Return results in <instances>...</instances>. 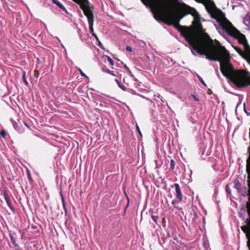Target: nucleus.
<instances>
[{"label": "nucleus", "instance_id": "nucleus-1", "mask_svg": "<svg viewBox=\"0 0 250 250\" xmlns=\"http://www.w3.org/2000/svg\"><path fill=\"white\" fill-rule=\"evenodd\" d=\"M154 8L155 10V14L157 17V19L156 20H160L158 14L160 13L163 17L162 20L165 23L168 25H173L181 32L189 44L190 49L194 56H196L197 54L205 55L206 58L209 60L218 59L214 55L215 52H216L215 44L208 34L204 33L202 35H198L189 31L182 30V27L180 25L179 22L186 15L191 14L196 20L200 19V15L194 8L183 4L181 11L179 12L172 8H167L163 0L156 1Z\"/></svg>", "mask_w": 250, "mask_h": 250}, {"label": "nucleus", "instance_id": "nucleus-2", "mask_svg": "<svg viewBox=\"0 0 250 250\" xmlns=\"http://www.w3.org/2000/svg\"><path fill=\"white\" fill-rule=\"evenodd\" d=\"M202 3L205 6L208 13L211 17L216 20L218 25H215L220 35L227 40V36L229 35L236 39L241 46H233L237 52L250 64V46L244 35L241 33L225 17V15L218 9L212 0H195Z\"/></svg>", "mask_w": 250, "mask_h": 250}, {"label": "nucleus", "instance_id": "nucleus-3", "mask_svg": "<svg viewBox=\"0 0 250 250\" xmlns=\"http://www.w3.org/2000/svg\"><path fill=\"white\" fill-rule=\"evenodd\" d=\"M216 52L215 56L218 60L211 61H218L220 63V71L223 76L229 79L237 87L245 88L250 85V73L245 70H235L229 62L225 59V54L219 50L215 44Z\"/></svg>", "mask_w": 250, "mask_h": 250}, {"label": "nucleus", "instance_id": "nucleus-4", "mask_svg": "<svg viewBox=\"0 0 250 250\" xmlns=\"http://www.w3.org/2000/svg\"><path fill=\"white\" fill-rule=\"evenodd\" d=\"M80 2H76V3L80 5L81 8L83 10L84 15L87 17L89 31L90 33L93 35L94 33L93 29V23H94V15L90 9V6L89 5V2L88 0H79Z\"/></svg>", "mask_w": 250, "mask_h": 250}, {"label": "nucleus", "instance_id": "nucleus-5", "mask_svg": "<svg viewBox=\"0 0 250 250\" xmlns=\"http://www.w3.org/2000/svg\"><path fill=\"white\" fill-rule=\"evenodd\" d=\"M143 3L147 7H148L150 9L151 12L153 13V16L155 19H157V16L155 14V10L154 9V7L152 6V4L151 3V0H141Z\"/></svg>", "mask_w": 250, "mask_h": 250}, {"label": "nucleus", "instance_id": "nucleus-6", "mask_svg": "<svg viewBox=\"0 0 250 250\" xmlns=\"http://www.w3.org/2000/svg\"><path fill=\"white\" fill-rule=\"evenodd\" d=\"M175 187L176 191V197L177 199L179 200V201H181L183 199V195L180 187V186L177 183L174 184L172 188Z\"/></svg>", "mask_w": 250, "mask_h": 250}, {"label": "nucleus", "instance_id": "nucleus-7", "mask_svg": "<svg viewBox=\"0 0 250 250\" xmlns=\"http://www.w3.org/2000/svg\"><path fill=\"white\" fill-rule=\"evenodd\" d=\"M53 3L56 4L59 8L64 11L66 14H69L66 9L59 0H52Z\"/></svg>", "mask_w": 250, "mask_h": 250}, {"label": "nucleus", "instance_id": "nucleus-8", "mask_svg": "<svg viewBox=\"0 0 250 250\" xmlns=\"http://www.w3.org/2000/svg\"><path fill=\"white\" fill-rule=\"evenodd\" d=\"M234 188L237 190V191L239 192L241 188V184L239 182V180H237V179L234 180Z\"/></svg>", "mask_w": 250, "mask_h": 250}, {"label": "nucleus", "instance_id": "nucleus-9", "mask_svg": "<svg viewBox=\"0 0 250 250\" xmlns=\"http://www.w3.org/2000/svg\"><path fill=\"white\" fill-rule=\"evenodd\" d=\"M243 196L246 197L248 196V193L247 190V188L245 187H244L241 188L239 192Z\"/></svg>", "mask_w": 250, "mask_h": 250}, {"label": "nucleus", "instance_id": "nucleus-10", "mask_svg": "<svg viewBox=\"0 0 250 250\" xmlns=\"http://www.w3.org/2000/svg\"><path fill=\"white\" fill-rule=\"evenodd\" d=\"M115 82L117 83L118 86L122 89L123 91H126V88L123 84L121 83L117 79H115Z\"/></svg>", "mask_w": 250, "mask_h": 250}, {"label": "nucleus", "instance_id": "nucleus-11", "mask_svg": "<svg viewBox=\"0 0 250 250\" xmlns=\"http://www.w3.org/2000/svg\"><path fill=\"white\" fill-rule=\"evenodd\" d=\"M175 163L173 159H171L169 163V170L173 171L175 169Z\"/></svg>", "mask_w": 250, "mask_h": 250}, {"label": "nucleus", "instance_id": "nucleus-12", "mask_svg": "<svg viewBox=\"0 0 250 250\" xmlns=\"http://www.w3.org/2000/svg\"><path fill=\"white\" fill-rule=\"evenodd\" d=\"M14 126L15 129L20 133H22L24 132L23 129L19 126L18 125H14Z\"/></svg>", "mask_w": 250, "mask_h": 250}, {"label": "nucleus", "instance_id": "nucleus-13", "mask_svg": "<svg viewBox=\"0 0 250 250\" xmlns=\"http://www.w3.org/2000/svg\"><path fill=\"white\" fill-rule=\"evenodd\" d=\"M3 197L6 201V202L10 200V199L9 197L8 194L6 191H4L3 193Z\"/></svg>", "mask_w": 250, "mask_h": 250}, {"label": "nucleus", "instance_id": "nucleus-14", "mask_svg": "<svg viewBox=\"0 0 250 250\" xmlns=\"http://www.w3.org/2000/svg\"><path fill=\"white\" fill-rule=\"evenodd\" d=\"M9 237L10 238V239L12 242V243L13 244V245L15 246V247H18V244H17L16 243V241L15 239V238H14L13 235L12 234V233H10L9 234Z\"/></svg>", "mask_w": 250, "mask_h": 250}, {"label": "nucleus", "instance_id": "nucleus-15", "mask_svg": "<svg viewBox=\"0 0 250 250\" xmlns=\"http://www.w3.org/2000/svg\"><path fill=\"white\" fill-rule=\"evenodd\" d=\"M104 57L109 62V63H110V64L111 65H114L113 61V60L110 57L105 55V56H104Z\"/></svg>", "mask_w": 250, "mask_h": 250}, {"label": "nucleus", "instance_id": "nucleus-16", "mask_svg": "<svg viewBox=\"0 0 250 250\" xmlns=\"http://www.w3.org/2000/svg\"><path fill=\"white\" fill-rule=\"evenodd\" d=\"M196 76L199 79V81L202 83V84H203L204 86H206L207 85L205 83L204 81L203 80V79L202 78V77L197 74H196Z\"/></svg>", "mask_w": 250, "mask_h": 250}, {"label": "nucleus", "instance_id": "nucleus-17", "mask_svg": "<svg viewBox=\"0 0 250 250\" xmlns=\"http://www.w3.org/2000/svg\"><path fill=\"white\" fill-rule=\"evenodd\" d=\"M8 206L9 207V208H10V209L13 212H15V209H14V208H13V207L12 206V204H11V200L8 201L6 202Z\"/></svg>", "mask_w": 250, "mask_h": 250}, {"label": "nucleus", "instance_id": "nucleus-18", "mask_svg": "<svg viewBox=\"0 0 250 250\" xmlns=\"http://www.w3.org/2000/svg\"><path fill=\"white\" fill-rule=\"evenodd\" d=\"M151 218H152V220L155 222V223L156 224H158L157 221H158V219H159V217H158V216L157 215H152L151 216Z\"/></svg>", "mask_w": 250, "mask_h": 250}, {"label": "nucleus", "instance_id": "nucleus-19", "mask_svg": "<svg viewBox=\"0 0 250 250\" xmlns=\"http://www.w3.org/2000/svg\"><path fill=\"white\" fill-rule=\"evenodd\" d=\"M249 18H250V17H249ZM248 18V17H246L244 19V23L246 25H248L249 24H250V20H249Z\"/></svg>", "mask_w": 250, "mask_h": 250}, {"label": "nucleus", "instance_id": "nucleus-20", "mask_svg": "<svg viewBox=\"0 0 250 250\" xmlns=\"http://www.w3.org/2000/svg\"><path fill=\"white\" fill-rule=\"evenodd\" d=\"M23 81L25 84L27 85L28 84V83L27 81L26 78H25V72H24L23 76H22Z\"/></svg>", "mask_w": 250, "mask_h": 250}, {"label": "nucleus", "instance_id": "nucleus-21", "mask_svg": "<svg viewBox=\"0 0 250 250\" xmlns=\"http://www.w3.org/2000/svg\"><path fill=\"white\" fill-rule=\"evenodd\" d=\"M226 191L227 193L231 194V189L230 188L228 185H227L226 187Z\"/></svg>", "mask_w": 250, "mask_h": 250}, {"label": "nucleus", "instance_id": "nucleus-22", "mask_svg": "<svg viewBox=\"0 0 250 250\" xmlns=\"http://www.w3.org/2000/svg\"><path fill=\"white\" fill-rule=\"evenodd\" d=\"M212 167H213V169H214L215 171H218V170H219V167H218V166H217V163H215V164H213V165L212 166Z\"/></svg>", "mask_w": 250, "mask_h": 250}, {"label": "nucleus", "instance_id": "nucleus-23", "mask_svg": "<svg viewBox=\"0 0 250 250\" xmlns=\"http://www.w3.org/2000/svg\"><path fill=\"white\" fill-rule=\"evenodd\" d=\"M78 70L80 72V74H81V75L83 77H86V78H88V77L83 72V71L81 69H80V68H78Z\"/></svg>", "mask_w": 250, "mask_h": 250}, {"label": "nucleus", "instance_id": "nucleus-24", "mask_svg": "<svg viewBox=\"0 0 250 250\" xmlns=\"http://www.w3.org/2000/svg\"><path fill=\"white\" fill-rule=\"evenodd\" d=\"M78 33L79 34V36L80 38L83 41V39L82 38V37H83L82 32L81 30L80 29H79L78 30Z\"/></svg>", "mask_w": 250, "mask_h": 250}, {"label": "nucleus", "instance_id": "nucleus-25", "mask_svg": "<svg viewBox=\"0 0 250 250\" xmlns=\"http://www.w3.org/2000/svg\"><path fill=\"white\" fill-rule=\"evenodd\" d=\"M0 134L3 138H5V136L6 135V131L4 130H2V131H1L0 132Z\"/></svg>", "mask_w": 250, "mask_h": 250}, {"label": "nucleus", "instance_id": "nucleus-26", "mask_svg": "<svg viewBox=\"0 0 250 250\" xmlns=\"http://www.w3.org/2000/svg\"><path fill=\"white\" fill-rule=\"evenodd\" d=\"M27 175L28 180L31 182L32 181V178H31V174L29 170H28L27 171Z\"/></svg>", "mask_w": 250, "mask_h": 250}, {"label": "nucleus", "instance_id": "nucleus-27", "mask_svg": "<svg viewBox=\"0 0 250 250\" xmlns=\"http://www.w3.org/2000/svg\"><path fill=\"white\" fill-rule=\"evenodd\" d=\"M136 129H137V130L138 133L139 134V135H140V136H142V133H141V132L140 131V128H139V126L137 125H136Z\"/></svg>", "mask_w": 250, "mask_h": 250}, {"label": "nucleus", "instance_id": "nucleus-28", "mask_svg": "<svg viewBox=\"0 0 250 250\" xmlns=\"http://www.w3.org/2000/svg\"><path fill=\"white\" fill-rule=\"evenodd\" d=\"M180 201H179V200H178V201H176V200H173L171 202V204L173 205H176V204H179V202Z\"/></svg>", "mask_w": 250, "mask_h": 250}, {"label": "nucleus", "instance_id": "nucleus-29", "mask_svg": "<svg viewBox=\"0 0 250 250\" xmlns=\"http://www.w3.org/2000/svg\"><path fill=\"white\" fill-rule=\"evenodd\" d=\"M126 50L127 51H129V52H132V48L130 46H127L126 47Z\"/></svg>", "mask_w": 250, "mask_h": 250}, {"label": "nucleus", "instance_id": "nucleus-30", "mask_svg": "<svg viewBox=\"0 0 250 250\" xmlns=\"http://www.w3.org/2000/svg\"><path fill=\"white\" fill-rule=\"evenodd\" d=\"M216 75L218 77V78L219 79H221V76L218 72V69H216Z\"/></svg>", "mask_w": 250, "mask_h": 250}, {"label": "nucleus", "instance_id": "nucleus-31", "mask_svg": "<svg viewBox=\"0 0 250 250\" xmlns=\"http://www.w3.org/2000/svg\"><path fill=\"white\" fill-rule=\"evenodd\" d=\"M192 97H193L194 99L196 101H199V99L195 95H192Z\"/></svg>", "mask_w": 250, "mask_h": 250}, {"label": "nucleus", "instance_id": "nucleus-32", "mask_svg": "<svg viewBox=\"0 0 250 250\" xmlns=\"http://www.w3.org/2000/svg\"><path fill=\"white\" fill-rule=\"evenodd\" d=\"M62 206L63 205H65V202L63 196V195L62 194Z\"/></svg>", "mask_w": 250, "mask_h": 250}, {"label": "nucleus", "instance_id": "nucleus-33", "mask_svg": "<svg viewBox=\"0 0 250 250\" xmlns=\"http://www.w3.org/2000/svg\"><path fill=\"white\" fill-rule=\"evenodd\" d=\"M62 207H63V209L64 210L65 214V215H66L67 213V211L66 205H63Z\"/></svg>", "mask_w": 250, "mask_h": 250}, {"label": "nucleus", "instance_id": "nucleus-34", "mask_svg": "<svg viewBox=\"0 0 250 250\" xmlns=\"http://www.w3.org/2000/svg\"><path fill=\"white\" fill-rule=\"evenodd\" d=\"M92 36L95 37V39L98 42L99 41V38H98V36L96 35V34H95V33H93Z\"/></svg>", "mask_w": 250, "mask_h": 250}, {"label": "nucleus", "instance_id": "nucleus-35", "mask_svg": "<svg viewBox=\"0 0 250 250\" xmlns=\"http://www.w3.org/2000/svg\"><path fill=\"white\" fill-rule=\"evenodd\" d=\"M215 160V159L212 157H209L208 158V161L209 162H213Z\"/></svg>", "mask_w": 250, "mask_h": 250}, {"label": "nucleus", "instance_id": "nucleus-36", "mask_svg": "<svg viewBox=\"0 0 250 250\" xmlns=\"http://www.w3.org/2000/svg\"><path fill=\"white\" fill-rule=\"evenodd\" d=\"M140 44H141V45H142V46H143V45H146V43H145V42L141 41L140 42Z\"/></svg>", "mask_w": 250, "mask_h": 250}, {"label": "nucleus", "instance_id": "nucleus-37", "mask_svg": "<svg viewBox=\"0 0 250 250\" xmlns=\"http://www.w3.org/2000/svg\"><path fill=\"white\" fill-rule=\"evenodd\" d=\"M23 123H24V125L26 126H27V127H28V128H30V126L28 125V124L26 122H24Z\"/></svg>", "mask_w": 250, "mask_h": 250}, {"label": "nucleus", "instance_id": "nucleus-38", "mask_svg": "<svg viewBox=\"0 0 250 250\" xmlns=\"http://www.w3.org/2000/svg\"><path fill=\"white\" fill-rule=\"evenodd\" d=\"M244 110H245V111L246 113L248 115H249V114L247 112V111L246 110V109H245V103H244Z\"/></svg>", "mask_w": 250, "mask_h": 250}, {"label": "nucleus", "instance_id": "nucleus-39", "mask_svg": "<svg viewBox=\"0 0 250 250\" xmlns=\"http://www.w3.org/2000/svg\"><path fill=\"white\" fill-rule=\"evenodd\" d=\"M105 72L109 73V74H111V71L108 70V69H107L105 70Z\"/></svg>", "mask_w": 250, "mask_h": 250}, {"label": "nucleus", "instance_id": "nucleus-40", "mask_svg": "<svg viewBox=\"0 0 250 250\" xmlns=\"http://www.w3.org/2000/svg\"><path fill=\"white\" fill-rule=\"evenodd\" d=\"M61 46H62V47L64 49L65 52L66 53V49H65V48L64 46L62 44H61Z\"/></svg>", "mask_w": 250, "mask_h": 250}, {"label": "nucleus", "instance_id": "nucleus-41", "mask_svg": "<svg viewBox=\"0 0 250 250\" xmlns=\"http://www.w3.org/2000/svg\"><path fill=\"white\" fill-rule=\"evenodd\" d=\"M139 95L141 97H143V98H145V99H146V100H150L149 98H146V97H144V96H142V95H140V94H139Z\"/></svg>", "mask_w": 250, "mask_h": 250}, {"label": "nucleus", "instance_id": "nucleus-42", "mask_svg": "<svg viewBox=\"0 0 250 250\" xmlns=\"http://www.w3.org/2000/svg\"><path fill=\"white\" fill-rule=\"evenodd\" d=\"M98 42H99V46L101 48H102V43H101L99 41H98Z\"/></svg>", "mask_w": 250, "mask_h": 250}, {"label": "nucleus", "instance_id": "nucleus-43", "mask_svg": "<svg viewBox=\"0 0 250 250\" xmlns=\"http://www.w3.org/2000/svg\"><path fill=\"white\" fill-rule=\"evenodd\" d=\"M73 1H74L75 2H80L79 0H72Z\"/></svg>", "mask_w": 250, "mask_h": 250}, {"label": "nucleus", "instance_id": "nucleus-44", "mask_svg": "<svg viewBox=\"0 0 250 250\" xmlns=\"http://www.w3.org/2000/svg\"><path fill=\"white\" fill-rule=\"evenodd\" d=\"M161 97H162V96H161L160 95H159V94H158V95L157 96V97H158V98H159V99H161Z\"/></svg>", "mask_w": 250, "mask_h": 250}, {"label": "nucleus", "instance_id": "nucleus-45", "mask_svg": "<svg viewBox=\"0 0 250 250\" xmlns=\"http://www.w3.org/2000/svg\"><path fill=\"white\" fill-rule=\"evenodd\" d=\"M160 99H161V100L162 101V102H163V103H164V102H164V100H163V98H162V97H161V98Z\"/></svg>", "mask_w": 250, "mask_h": 250}, {"label": "nucleus", "instance_id": "nucleus-46", "mask_svg": "<svg viewBox=\"0 0 250 250\" xmlns=\"http://www.w3.org/2000/svg\"><path fill=\"white\" fill-rule=\"evenodd\" d=\"M111 75H113V76H116L115 74H113L112 71H111V74H110Z\"/></svg>", "mask_w": 250, "mask_h": 250}, {"label": "nucleus", "instance_id": "nucleus-47", "mask_svg": "<svg viewBox=\"0 0 250 250\" xmlns=\"http://www.w3.org/2000/svg\"><path fill=\"white\" fill-rule=\"evenodd\" d=\"M248 247H249V250H250V244L249 243V244H248Z\"/></svg>", "mask_w": 250, "mask_h": 250}, {"label": "nucleus", "instance_id": "nucleus-48", "mask_svg": "<svg viewBox=\"0 0 250 250\" xmlns=\"http://www.w3.org/2000/svg\"><path fill=\"white\" fill-rule=\"evenodd\" d=\"M194 215L196 217H197V214L196 213H194Z\"/></svg>", "mask_w": 250, "mask_h": 250}, {"label": "nucleus", "instance_id": "nucleus-49", "mask_svg": "<svg viewBox=\"0 0 250 250\" xmlns=\"http://www.w3.org/2000/svg\"><path fill=\"white\" fill-rule=\"evenodd\" d=\"M125 68L127 69H129V68H128L126 65H125Z\"/></svg>", "mask_w": 250, "mask_h": 250}, {"label": "nucleus", "instance_id": "nucleus-50", "mask_svg": "<svg viewBox=\"0 0 250 250\" xmlns=\"http://www.w3.org/2000/svg\"><path fill=\"white\" fill-rule=\"evenodd\" d=\"M131 76L134 78V75H132V74L131 75Z\"/></svg>", "mask_w": 250, "mask_h": 250}]
</instances>
